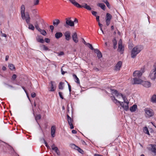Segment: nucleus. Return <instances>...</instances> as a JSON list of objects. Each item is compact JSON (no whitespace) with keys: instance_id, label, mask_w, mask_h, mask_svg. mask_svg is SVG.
Wrapping results in <instances>:
<instances>
[{"instance_id":"obj_1","label":"nucleus","mask_w":156,"mask_h":156,"mask_svg":"<svg viewBox=\"0 0 156 156\" xmlns=\"http://www.w3.org/2000/svg\"><path fill=\"white\" fill-rule=\"evenodd\" d=\"M143 48L140 45H137L133 48L131 52V57L133 58H135L136 55L140 53L142 49Z\"/></svg>"},{"instance_id":"obj_2","label":"nucleus","mask_w":156,"mask_h":156,"mask_svg":"<svg viewBox=\"0 0 156 156\" xmlns=\"http://www.w3.org/2000/svg\"><path fill=\"white\" fill-rule=\"evenodd\" d=\"M72 4L74 6L78 8H82L83 7L85 8L88 10H90L91 9V8L87 4L83 3L82 4V5H81L76 2L75 0H69Z\"/></svg>"},{"instance_id":"obj_3","label":"nucleus","mask_w":156,"mask_h":156,"mask_svg":"<svg viewBox=\"0 0 156 156\" xmlns=\"http://www.w3.org/2000/svg\"><path fill=\"white\" fill-rule=\"evenodd\" d=\"M25 7L23 5H21L20 7L21 16L22 19L24 20L25 19L28 18V16L30 17L29 15L28 12H25Z\"/></svg>"},{"instance_id":"obj_4","label":"nucleus","mask_w":156,"mask_h":156,"mask_svg":"<svg viewBox=\"0 0 156 156\" xmlns=\"http://www.w3.org/2000/svg\"><path fill=\"white\" fill-rule=\"evenodd\" d=\"M153 67L154 69L151 71L149 76L151 80H154L156 78V63Z\"/></svg>"},{"instance_id":"obj_5","label":"nucleus","mask_w":156,"mask_h":156,"mask_svg":"<svg viewBox=\"0 0 156 156\" xmlns=\"http://www.w3.org/2000/svg\"><path fill=\"white\" fill-rule=\"evenodd\" d=\"M144 72V68H142L140 71L136 70L134 72L133 76L135 77H140Z\"/></svg>"},{"instance_id":"obj_6","label":"nucleus","mask_w":156,"mask_h":156,"mask_svg":"<svg viewBox=\"0 0 156 156\" xmlns=\"http://www.w3.org/2000/svg\"><path fill=\"white\" fill-rule=\"evenodd\" d=\"M50 87H48V90L49 91H54L56 88V84L55 82L51 81L50 83Z\"/></svg>"},{"instance_id":"obj_7","label":"nucleus","mask_w":156,"mask_h":156,"mask_svg":"<svg viewBox=\"0 0 156 156\" xmlns=\"http://www.w3.org/2000/svg\"><path fill=\"white\" fill-rule=\"evenodd\" d=\"M70 19V18H69L66 19V24H64V26L65 27H67L68 26H70V27L74 26V22L71 20Z\"/></svg>"},{"instance_id":"obj_8","label":"nucleus","mask_w":156,"mask_h":156,"mask_svg":"<svg viewBox=\"0 0 156 156\" xmlns=\"http://www.w3.org/2000/svg\"><path fill=\"white\" fill-rule=\"evenodd\" d=\"M111 92L112 93L114 94L117 97L119 96H121L123 98L124 102L126 101V96L123 95L121 93H119L118 91L116 90H111Z\"/></svg>"},{"instance_id":"obj_9","label":"nucleus","mask_w":156,"mask_h":156,"mask_svg":"<svg viewBox=\"0 0 156 156\" xmlns=\"http://www.w3.org/2000/svg\"><path fill=\"white\" fill-rule=\"evenodd\" d=\"M145 111L146 114V116L148 117H151L154 114L153 111L150 108H146L145 109Z\"/></svg>"},{"instance_id":"obj_10","label":"nucleus","mask_w":156,"mask_h":156,"mask_svg":"<svg viewBox=\"0 0 156 156\" xmlns=\"http://www.w3.org/2000/svg\"><path fill=\"white\" fill-rule=\"evenodd\" d=\"M28 18H27L24 20H25L27 23L28 25V28L29 29L34 30V27L33 24L30 23V18L28 16Z\"/></svg>"},{"instance_id":"obj_11","label":"nucleus","mask_w":156,"mask_h":156,"mask_svg":"<svg viewBox=\"0 0 156 156\" xmlns=\"http://www.w3.org/2000/svg\"><path fill=\"white\" fill-rule=\"evenodd\" d=\"M132 83L133 84H141L142 81L139 78L135 77L132 79Z\"/></svg>"},{"instance_id":"obj_12","label":"nucleus","mask_w":156,"mask_h":156,"mask_svg":"<svg viewBox=\"0 0 156 156\" xmlns=\"http://www.w3.org/2000/svg\"><path fill=\"white\" fill-rule=\"evenodd\" d=\"M112 18V16L110 13H106L105 20L106 24L107 26H108L110 24L111 20Z\"/></svg>"},{"instance_id":"obj_13","label":"nucleus","mask_w":156,"mask_h":156,"mask_svg":"<svg viewBox=\"0 0 156 156\" xmlns=\"http://www.w3.org/2000/svg\"><path fill=\"white\" fill-rule=\"evenodd\" d=\"M128 104V102L126 101H125V102H121L120 105L122 107L124 110L127 111L129 109Z\"/></svg>"},{"instance_id":"obj_14","label":"nucleus","mask_w":156,"mask_h":156,"mask_svg":"<svg viewBox=\"0 0 156 156\" xmlns=\"http://www.w3.org/2000/svg\"><path fill=\"white\" fill-rule=\"evenodd\" d=\"M67 119L69 125L70 126V128L71 129H73L74 128V126L73 125V120L72 119L69 115L67 114Z\"/></svg>"},{"instance_id":"obj_15","label":"nucleus","mask_w":156,"mask_h":156,"mask_svg":"<svg viewBox=\"0 0 156 156\" xmlns=\"http://www.w3.org/2000/svg\"><path fill=\"white\" fill-rule=\"evenodd\" d=\"M122 65V62L121 61H119L115 66L114 70L116 71L120 70Z\"/></svg>"},{"instance_id":"obj_16","label":"nucleus","mask_w":156,"mask_h":156,"mask_svg":"<svg viewBox=\"0 0 156 156\" xmlns=\"http://www.w3.org/2000/svg\"><path fill=\"white\" fill-rule=\"evenodd\" d=\"M142 84L144 87H149L151 86V83L148 81H142Z\"/></svg>"},{"instance_id":"obj_17","label":"nucleus","mask_w":156,"mask_h":156,"mask_svg":"<svg viewBox=\"0 0 156 156\" xmlns=\"http://www.w3.org/2000/svg\"><path fill=\"white\" fill-rule=\"evenodd\" d=\"M56 130V128L55 126H52L51 129V134L52 137H54L55 136V133Z\"/></svg>"},{"instance_id":"obj_18","label":"nucleus","mask_w":156,"mask_h":156,"mask_svg":"<svg viewBox=\"0 0 156 156\" xmlns=\"http://www.w3.org/2000/svg\"><path fill=\"white\" fill-rule=\"evenodd\" d=\"M65 39L67 41H69L71 38L70 33L69 31H66L64 34Z\"/></svg>"},{"instance_id":"obj_19","label":"nucleus","mask_w":156,"mask_h":156,"mask_svg":"<svg viewBox=\"0 0 156 156\" xmlns=\"http://www.w3.org/2000/svg\"><path fill=\"white\" fill-rule=\"evenodd\" d=\"M122 42L121 40H120L118 43V50L119 51L121 52L122 51Z\"/></svg>"},{"instance_id":"obj_20","label":"nucleus","mask_w":156,"mask_h":156,"mask_svg":"<svg viewBox=\"0 0 156 156\" xmlns=\"http://www.w3.org/2000/svg\"><path fill=\"white\" fill-rule=\"evenodd\" d=\"M72 38L73 41L76 43H77L78 42V39L77 34L76 33H74L72 35Z\"/></svg>"},{"instance_id":"obj_21","label":"nucleus","mask_w":156,"mask_h":156,"mask_svg":"<svg viewBox=\"0 0 156 156\" xmlns=\"http://www.w3.org/2000/svg\"><path fill=\"white\" fill-rule=\"evenodd\" d=\"M94 50L95 52L97 53V56L98 58H100L102 57V54L98 49H95Z\"/></svg>"},{"instance_id":"obj_22","label":"nucleus","mask_w":156,"mask_h":156,"mask_svg":"<svg viewBox=\"0 0 156 156\" xmlns=\"http://www.w3.org/2000/svg\"><path fill=\"white\" fill-rule=\"evenodd\" d=\"M112 99L113 101L115 104H116L117 105H120L121 102L119 101L117 99H116L114 96L112 97Z\"/></svg>"},{"instance_id":"obj_23","label":"nucleus","mask_w":156,"mask_h":156,"mask_svg":"<svg viewBox=\"0 0 156 156\" xmlns=\"http://www.w3.org/2000/svg\"><path fill=\"white\" fill-rule=\"evenodd\" d=\"M151 145L152 147L151 151L156 155V145L151 144Z\"/></svg>"},{"instance_id":"obj_24","label":"nucleus","mask_w":156,"mask_h":156,"mask_svg":"<svg viewBox=\"0 0 156 156\" xmlns=\"http://www.w3.org/2000/svg\"><path fill=\"white\" fill-rule=\"evenodd\" d=\"M60 20L58 19H55L53 21V25L55 27H57L60 23Z\"/></svg>"},{"instance_id":"obj_25","label":"nucleus","mask_w":156,"mask_h":156,"mask_svg":"<svg viewBox=\"0 0 156 156\" xmlns=\"http://www.w3.org/2000/svg\"><path fill=\"white\" fill-rule=\"evenodd\" d=\"M62 34L60 32H57L55 34V37L57 39H58L62 36Z\"/></svg>"},{"instance_id":"obj_26","label":"nucleus","mask_w":156,"mask_h":156,"mask_svg":"<svg viewBox=\"0 0 156 156\" xmlns=\"http://www.w3.org/2000/svg\"><path fill=\"white\" fill-rule=\"evenodd\" d=\"M137 108V105H134L130 108V110L131 112H134L136 110Z\"/></svg>"},{"instance_id":"obj_27","label":"nucleus","mask_w":156,"mask_h":156,"mask_svg":"<svg viewBox=\"0 0 156 156\" xmlns=\"http://www.w3.org/2000/svg\"><path fill=\"white\" fill-rule=\"evenodd\" d=\"M37 42H40L42 43H44V40L43 38H41L39 36H37Z\"/></svg>"},{"instance_id":"obj_28","label":"nucleus","mask_w":156,"mask_h":156,"mask_svg":"<svg viewBox=\"0 0 156 156\" xmlns=\"http://www.w3.org/2000/svg\"><path fill=\"white\" fill-rule=\"evenodd\" d=\"M73 76L74 77V78L75 80V81L76 82L78 83H80V80L79 78L77 77V76L75 74H73Z\"/></svg>"},{"instance_id":"obj_29","label":"nucleus","mask_w":156,"mask_h":156,"mask_svg":"<svg viewBox=\"0 0 156 156\" xmlns=\"http://www.w3.org/2000/svg\"><path fill=\"white\" fill-rule=\"evenodd\" d=\"M143 130L144 132L148 135H150V133L147 127H145L143 128Z\"/></svg>"},{"instance_id":"obj_30","label":"nucleus","mask_w":156,"mask_h":156,"mask_svg":"<svg viewBox=\"0 0 156 156\" xmlns=\"http://www.w3.org/2000/svg\"><path fill=\"white\" fill-rule=\"evenodd\" d=\"M98 5L99 7H100L103 10H105V6L104 4L101 3H100L98 4Z\"/></svg>"},{"instance_id":"obj_31","label":"nucleus","mask_w":156,"mask_h":156,"mask_svg":"<svg viewBox=\"0 0 156 156\" xmlns=\"http://www.w3.org/2000/svg\"><path fill=\"white\" fill-rule=\"evenodd\" d=\"M64 83L62 82H60L58 85V88L59 89L62 90L63 89V85Z\"/></svg>"},{"instance_id":"obj_32","label":"nucleus","mask_w":156,"mask_h":156,"mask_svg":"<svg viewBox=\"0 0 156 156\" xmlns=\"http://www.w3.org/2000/svg\"><path fill=\"white\" fill-rule=\"evenodd\" d=\"M151 101L153 102H156V95H153L151 98Z\"/></svg>"},{"instance_id":"obj_33","label":"nucleus","mask_w":156,"mask_h":156,"mask_svg":"<svg viewBox=\"0 0 156 156\" xmlns=\"http://www.w3.org/2000/svg\"><path fill=\"white\" fill-rule=\"evenodd\" d=\"M76 150H77L80 153L82 154H84V152L83 150L81 148L79 147H77Z\"/></svg>"},{"instance_id":"obj_34","label":"nucleus","mask_w":156,"mask_h":156,"mask_svg":"<svg viewBox=\"0 0 156 156\" xmlns=\"http://www.w3.org/2000/svg\"><path fill=\"white\" fill-rule=\"evenodd\" d=\"M9 68L11 70H13L15 69V67L14 65L12 64H10L9 65Z\"/></svg>"},{"instance_id":"obj_35","label":"nucleus","mask_w":156,"mask_h":156,"mask_svg":"<svg viewBox=\"0 0 156 156\" xmlns=\"http://www.w3.org/2000/svg\"><path fill=\"white\" fill-rule=\"evenodd\" d=\"M41 118V115L40 114L37 115L35 116V119L37 121V120L40 119Z\"/></svg>"},{"instance_id":"obj_36","label":"nucleus","mask_w":156,"mask_h":156,"mask_svg":"<svg viewBox=\"0 0 156 156\" xmlns=\"http://www.w3.org/2000/svg\"><path fill=\"white\" fill-rule=\"evenodd\" d=\"M52 150L54 151L55 152H56L58 155L59 154V153L58 152V150L57 147L53 148Z\"/></svg>"},{"instance_id":"obj_37","label":"nucleus","mask_w":156,"mask_h":156,"mask_svg":"<svg viewBox=\"0 0 156 156\" xmlns=\"http://www.w3.org/2000/svg\"><path fill=\"white\" fill-rule=\"evenodd\" d=\"M70 147L76 150L78 146L76 145L75 144H70Z\"/></svg>"},{"instance_id":"obj_38","label":"nucleus","mask_w":156,"mask_h":156,"mask_svg":"<svg viewBox=\"0 0 156 156\" xmlns=\"http://www.w3.org/2000/svg\"><path fill=\"white\" fill-rule=\"evenodd\" d=\"M39 31L43 35H45L47 34L45 30H42L41 29V30H39Z\"/></svg>"},{"instance_id":"obj_39","label":"nucleus","mask_w":156,"mask_h":156,"mask_svg":"<svg viewBox=\"0 0 156 156\" xmlns=\"http://www.w3.org/2000/svg\"><path fill=\"white\" fill-rule=\"evenodd\" d=\"M35 28L38 31L41 30V29L39 28V26L37 23L35 25Z\"/></svg>"},{"instance_id":"obj_40","label":"nucleus","mask_w":156,"mask_h":156,"mask_svg":"<svg viewBox=\"0 0 156 156\" xmlns=\"http://www.w3.org/2000/svg\"><path fill=\"white\" fill-rule=\"evenodd\" d=\"M87 46L88 47L92 50H94V49L92 45L89 43H88Z\"/></svg>"},{"instance_id":"obj_41","label":"nucleus","mask_w":156,"mask_h":156,"mask_svg":"<svg viewBox=\"0 0 156 156\" xmlns=\"http://www.w3.org/2000/svg\"><path fill=\"white\" fill-rule=\"evenodd\" d=\"M17 78V76L16 74H13L12 77V81H14Z\"/></svg>"},{"instance_id":"obj_42","label":"nucleus","mask_w":156,"mask_h":156,"mask_svg":"<svg viewBox=\"0 0 156 156\" xmlns=\"http://www.w3.org/2000/svg\"><path fill=\"white\" fill-rule=\"evenodd\" d=\"M34 5H37L39 4V0H34Z\"/></svg>"},{"instance_id":"obj_43","label":"nucleus","mask_w":156,"mask_h":156,"mask_svg":"<svg viewBox=\"0 0 156 156\" xmlns=\"http://www.w3.org/2000/svg\"><path fill=\"white\" fill-rule=\"evenodd\" d=\"M22 88L24 90V91H25V92L26 93V94H27V97L28 98H29V96H28V93L27 92V90H26V89H25V87H24L23 86H22Z\"/></svg>"},{"instance_id":"obj_44","label":"nucleus","mask_w":156,"mask_h":156,"mask_svg":"<svg viewBox=\"0 0 156 156\" xmlns=\"http://www.w3.org/2000/svg\"><path fill=\"white\" fill-rule=\"evenodd\" d=\"M113 46H116L117 45V41H116L115 39H114L113 40Z\"/></svg>"},{"instance_id":"obj_45","label":"nucleus","mask_w":156,"mask_h":156,"mask_svg":"<svg viewBox=\"0 0 156 156\" xmlns=\"http://www.w3.org/2000/svg\"><path fill=\"white\" fill-rule=\"evenodd\" d=\"M42 46L43 47L44 50H45V51H47V50H48V48L45 45H42Z\"/></svg>"},{"instance_id":"obj_46","label":"nucleus","mask_w":156,"mask_h":156,"mask_svg":"<svg viewBox=\"0 0 156 156\" xmlns=\"http://www.w3.org/2000/svg\"><path fill=\"white\" fill-rule=\"evenodd\" d=\"M44 144H45V146L47 147V148L49 149L50 147L48 145L47 143V142L46 141L44 140Z\"/></svg>"},{"instance_id":"obj_47","label":"nucleus","mask_w":156,"mask_h":156,"mask_svg":"<svg viewBox=\"0 0 156 156\" xmlns=\"http://www.w3.org/2000/svg\"><path fill=\"white\" fill-rule=\"evenodd\" d=\"M58 94H59V96L60 97V98L62 99H64V98H63V97L62 95V92H59L58 93Z\"/></svg>"},{"instance_id":"obj_48","label":"nucleus","mask_w":156,"mask_h":156,"mask_svg":"<svg viewBox=\"0 0 156 156\" xmlns=\"http://www.w3.org/2000/svg\"><path fill=\"white\" fill-rule=\"evenodd\" d=\"M31 96L33 98H34L36 96V94L34 92H32L31 94Z\"/></svg>"},{"instance_id":"obj_49","label":"nucleus","mask_w":156,"mask_h":156,"mask_svg":"<svg viewBox=\"0 0 156 156\" xmlns=\"http://www.w3.org/2000/svg\"><path fill=\"white\" fill-rule=\"evenodd\" d=\"M92 12V15L95 16H96V14H97V12H95V11H92V12Z\"/></svg>"},{"instance_id":"obj_50","label":"nucleus","mask_w":156,"mask_h":156,"mask_svg":"<svg viewBox=\"0 0 156 156\" xmlns=\"http://www.w3.org/2000/svg\"><path fill=\"white\" fill-rule=\"evenodd\" d=\"M105 4L108 7V8H109V9L110 8V5L108 2H106V3H105Z\"/></svg>"},{"instance_id":"obj_51","label":"nucleus","mask_w":156,"mask_h":156,"mask_svg":"<svg viewBox=\"0 0 156 156\" xmlns=\"http://www.w3.org/2000/svg\"><path fill=\"white\" fill-rule=\"evenodd\" d=\"M45 41L46 43H48L50 42V39L48 38H45Z\"/></svg>"},{"instance_id":"obj_52","label":"nucleus","mask_w":156,"mask_h":156,"mask_svg":"<svg viewBox=\"0 0 156 156\" xmlns=\"http://www.w3.org/2000/svg\"><path fill=\"white\" fill-rule=\"evenodd\" d=\"M1 36L2 37H7V35H6L5 34H4V33H1Z\"/></svg>"},{"instance_id":"obj_53","label":"nucleus","mask_w":156,"mask_h":156,"mask_svg":"<svg viewBox=\"0 0 156 156\" xmlns=\"http://www.w3.org/2000/svg\"><path fill=\"white\" fill-rule=\"evenodd\" d=\"M82 42L84 43V44L86 45H87L88 43H87L84 40V39H83V41H82Z\"/></svg>"},{"instance_id":"obj_54","label":"nucleus","mask_w":156,"mask_h":156,"mask_svg":"<svg viewBox=\"0 0 156 156\" xmlns=\"http://www.w3.org/2000/svg\"><path fill=\"white\" fill-rule=\"evenodd\" d=\"M68 87H69V91L70 92H71V86L70 85L69 83L68 84Z\"/></svg>"},{"instance_id":"obj_55","label":"nucleus","mask_w":156,"mask_h":156,"mask_svg":"<svg viewBox=\"0 0 156 156\" xmlns=\"http://www.w3.org/2000/svg\"><path fill=\"white\" fill-rule=\"evenodd\" d=\"M50 29L52 31L54 29V26L53 25H51L50 26Z\"/></svg>"},{"instance_id":"obj_56","label":"nucleus","mask_w":156,"mask_h":156,"mask_svg":"<svg viewBox=\"0 0 156 156\" xmlns=\"http://www.w3.org/2000/svg\"><path fill=\"white\" fill-rule=\"evenodd\" d=\"M64 55V52L63 51H60L58 53L59 55Z\"/></svg>"},{"instance_id":"obj_57","label":"nucleus","mask_w":156,"mask_h":156,"mask_svg":"<svg viewBox=\"0 0 156 156\" xmlns=\"http://www.w3.org/2000/svg\"><path fill=\"white\" fill-rule=\"evenodd\" d=\"M61 71L62 74V75H64L65 74V73H66V72L64 71L63 70L62 68L61 69Z\"/></svg>"},{"instance_id":"obj_58","label":"nucleus","mask_w":156,"mask_h":156,"mask_svg":"<svg viewBox=\"0 0 156 156\" xmlns=\"http://www.w3.org/2000/svg\"><path fill=\"white\" fill-rule=\"evenodd\" d=\"M72 132L73 133V134H76V133H77V132L76 130H73L72 131Z\"/></svg>"},{"instance_id":"obj_59","label":"nucleus","mask_w":156,"mask_h":156,"mask_svg":"<svg viewBox=\"0 0 156 156\" xmlns=\"http://www.w3.org/2000/svg\"><path fill=\"white\" fill-rule=\"evenodd\" d=\"M96 20H97V21L98 22H99V16H96Z\"/></svg>"},{"instance_id":"obj_60","label":"nucleus","mask_w":156,"mask_h":156,"mask_svg":"<svg viewBox=\"0 0 156 156\" xmlns=\"http://www.w3.org/2000/svg\"><path fill=\"white\" fill-rule=\"evenodd\" d=\"M9 56L8 55H6L5 57V61H7L9 59Z\"/></svg>"},{"instance_id":"obj_61","label":"nucleus","mask_w":156,"mask_h":156,"mask_svg":"<svg viewBox=\"0 0 156 156\" xmlns=\"http://www.w3.org/2000/svg\"><path fill=\"white\" fill-rule=\"evenodd\" d=\"M73 22H75L76 23H78V20L76 18H75L74 19V21Z\"/></svg>"},{"instance_id":"obj_62","label":"nucleus","mask_w":156,"mask_h":156,"mask_svg":"<svg viewBox=\"0 0 156 156\" xmlns=\"http://www.w3.org/2000/svg\"><path fill=\"white\" fill-rule=\"evenodd\" d=\"M6 69V68L4 66H3L2 67V69L4 70V71H5V70Z\"/></svg>"},{"instance_id":"obj_63","label":"nucleus","mask_w":156,"mask_h":156,"mask_svg":"<svg viewBox=\"0 0 156 156\" xmlns=\"http://www.w3.org/2000/svg\"><path fill=\"white\" fill-rule=\"evenodd\" d=\"M56 147L55 144H53L51 146V148H52V149L53 148H54V147Z\"/></svg>"},{"instance_id":"obj_64","label":"nucleus","mask_w":156,"mask_h":156,"mask_svg":"<svg viewBox=\"0 0 156 156\" xmlns=\"http://www.w3.org/2000/svg\"><path fill=\"white\" fill-rule=\"evenodd\" d=\"M5 85H7L9 87H11V88H12L13 87V86H12V85H10L9 84H7L6 83H5Z\"/></svg>"}]
</instances>
